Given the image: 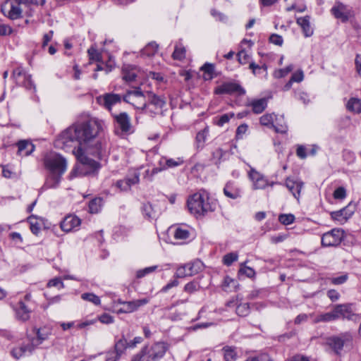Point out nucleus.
I'll use <instances>...</instances> for the list:
<instances>
[{
	"mask_svg": "<svg viewBox=\"0 0 361 361\" xmlns=\"http://www.w3.org/2000/svg\"><path fill=\"white\" fill-rule=\"evenodd\" d=\"M267 99L261 98L252 100L248 104L252 107V111L254 114H259L262 113L267 106Z\"/></svg>",
	"mask_w": 361,
	"mask_h": 361,
	"instance_id": "nucleus-24",
	"label": "nucleus"
},
{
	"mask_svg": "<svg viewBox=\"0 0 361 361\" xmlns=\"http://www.w3.org/2000/svg\"><path fill=\"white\" fill-rule=\"evenodd\" d=\"M269 42L276 45L281 46L283 40L281 35L276 34H272L269 37Z\"/></svg>",
	"mask_w": 361,
	"mask_h": 361,
	"instance_id": "nucleus-60",
	"label": "nucleus"
},
{
	"mask_svg": "<svg viewBox=\"0 0 361 361\" xmlns=\"http://www.w3.org/2000/svg\"><path fill=\"white\" fill-rule=\"evenodd\" d=\"M201 71H204L205 74L209 75V78H212L214 73V65L213 63H206L202 68Z\"/></svg>",
	"mask_w": 361,
	"mask_h": 361,
	"instance_id": "nucleus-47",
	"label": "nucleus"
},
{
	"mask_svg": "<svg viewBox=\"0 0 361 361\" xmlns=\"http://www.w3.org/2000/svg\"><path fill=\"white\" fill-rule=\"evenodd\" d=\"M353 336L347 331L326 338V344L336 354L340 355L345 345L351 343Z\"/></svg>",
	"mask_w": 361,
	"mask_h": 361,
	"instance_id": "nucleus-5",
	"label": "nucleus"
},
{
	"mask_svg": "<svg viewBox=\"0 0 361 361\" xmlns=\"http://www.w3.org/2000/svg\"><path fill=\"white\" fill-rule=\"evenodd\" d=\"M17 319L26 322L30 317L31 311L27 308L23 301H19L14 309Z\"/></svg>",
	"mask_w": 361,
	"mask_h": 361,
	"instance_id": "nucleus-19",
	"label": "nucleus"
},
{
	"mask_svg": "<svg viewBox=\"0 0 361 361\" xmlns=\"http://www.w3.org/2000/svg\"><path fill=\"white\" fill-rule=\"evenodd\" d=\"M21 4H23L20 0H6L1 4V11L4 16L11 20L21 18L23 17Z\"/></svg>",
	"mask_w": 361,
	"mask_h": 361,
	"instance_id": "nucleus-6",
	"label": "nucleus"
},
{
	"mask_svg": "<svg viewBox=\"0 0 361 361\" xmlns=\"http://www.w3.org/2000/svg\"><path fill=\"white\" fill-rule=\"evenodd\" d=\"M102 200L101 198H95L89 203V211L92 214H97L99 212L102 207Z\"/></svg>",
	"mask_w": 361,
	"mask_h": 361,
	"instance_id": "nucleus-38",
	"label": "nucleus"
},
{
	"mask_svg": "<svg viewBox=\"0 0 361 361\" xmlns=\"http://www.w3.org/2000/svg\"><path fill=\"white\" fill-rule=\"evenodd\" d=\"M224 195L231 199H237L240 196L239 190L233 189L231 183H227L224 188Z\"/></svg>",
	"mask_w": 361,
	"mask_h": 361,
	"instance_id": "nucleus-35",
	"label": "nucleus"
},
{
	"mask_svg": "<svg viewBox=\"0 0 361 361\" xmlns=\"http://www.w3.org/2000/svg\"><path fill=\"white\" fill-rule=\"evenodd\" d=\"M139 182V173H135L132 177L126 178L124 180L117 181L116 186L120 188L121 191H127L130 190L133 185Z\"/></svg>",
	"mask_w": 361,
	"mask_h": 361,
	"instance_id": "nucleus-21",
	"label": "nucleus"
},
{
	"mask_svg": "<svg viewBox=\"0 0 361 361\" xmlns=\"http://www.w3.org/2000/svg\"><path fill=\"white\" fill-rule=\"evenodd\" d=\"M123 100L127 103L131 104L140 111L142 110L141 102H146L145 95H144L140 87L134 90L128 91L123 96Z\"/></svg>",
	"mask_w": 361,
	"mask_h": 361,
	"instance_id": "nucleus-10",
	"label": "nucleus"
},
{
	"mask_svg": "<svg viewBox=\"0 0 361 361\" xmlns=\"http://www.w3.org/2000/svg\"><path fill=\"white\" fill-rule=\"evenodd\" d=\"M183 164V159L182 158L167 159H166V166L168 168L176 167Z\"/></svg>",
	"mask_w": 361,
	"mask_h": 361,
	"instance_id": "nucleus-50",
	"label": "nucleus"
},
{
	"mask_svg": "<svg viewBox=\"0 0 361 361\" xmlns=\"http://www.w3.org/2000/svg\"><path fill=\"white\" fill-rule=\"evenodd\" d=\"M23 4L25 6H30V5H34V6H43L45 3L46 0H20Z\"/></svg>",
	"mask_w": 361,
	"mask_h": 361,
	"instance_id": "nucleus-54",
	"label": "nucleus"
},
{
	"mask_svg": "<svg viewBox=\"0 0 361 361\" xmlns=\"http://www.w3.org/2000/svg\"><path fill=\"white\" fill-rule=\"evenodd\" d=\"M348 279L346 274L338 277L332 278L331 283L334 285H340L344 283Z\"/></svg>",
	"mask_w": 361,
	"mask_h": 361,
	"instance_id": "nucleus-64",
	"label": "nucleus"
},
{
	"mask_svg": "<svg viewBox=\"0 0 361 361\" xmlns=\"http://www.w3.org/2000/svg\"><path fill=\"white\" fill-rule=\"evenodd\" d=\"M334 309L337 319H348L355 322H357L360 319V316L358 314L353 312L351 304L345 303L336 305L334 306Z\"/></svg>",
	"mask_w": 361,
	"mask_h": 361,
	"instance_id": "nucleus-7",
	"label": "nucleus"
},
{
	"mask_svg": "<svg viewBox=\"0 0 361 361\" xmlns=\"http://www.w3.org/2000/svg\"><path fill=\"white\" fill-rule=\"evenodd\" d=\"M18 154L27 156L30 154L35 149V146L30 142L26 140H20L18 142Z\"/></svg>",
	"mask_w": 361,
	"mask_h": 361,
	"instance_id": "nucleus-27",
	"label": "nucleus"
},
{
	"mask_svg": "<svg viewBox=\"0 0 361 361\" xmlns=\"http://www.w3.org/2000/svg\"><path fill=\"white\" fill-rule=\"evenodd\" d=\"M99 320L100 321V322H102V324H111L114 321V317L112 316H111L110 314H106V313L102 314L99 317Z\"/></svg>",
	"mask_w": 361,
	"mask_h": 361,
	"instance_id": "nucleus-59",
	"label": "nucleus"
},
{
	"mask_svg": "<svg viewBox=\"0 0 361 361\" xmlns=\"http://www.w3.org/2000/svg\"><path fill=\"white\" fill-rule=\"evenodd\" d=\"M310 17L309 16L298 18L296 20V23L301 27L303 34L306 37L313 35V29L310 26Z\"/></svg>",
	"mask_w": 361,
	"mask_h": 361,
	"instance_id": "nucleus-23",
	"label": "nucleus"
},
{
	"mask_svg": "<svg viewBox=\"0 0 361 361\" xmlns=\"http://www.w3.org/2000/svg\"><path fill=\"white\" fill-rule=\"evenodd\" d=\"M90 60L94 61H100L102 60L101 54L94 47H90L87 51Z\"/></svg>",
	"mask_w": 361,
	"mask_h": 361,
	"instance_id": "nucleus-45",
	"label": "nucleus"
},
{
	"mask_svg": "<svg viewBox=\"0 0 361 361\" xmlns=\"http://www.w3.org/2000/svg\"><path fill=\"white\" fill-rule=\"evenodd\" d=\"M45 168L49 171L43 188H56L61 179L62 175L67 168V162L64 157L56 153L47 155L44 159Z\"/></svg>",
	"mask_w": 361,
	"mask_h": 361,
	"instance_id": "nucleus-2",
	"label": "nucleus"
},
{
	"mask_svg": "<svg viewBox=\"0 0 361 361\" xmlns=\"http://www.w3.org/2000/svg\"><path fill=\"white\" fill-rule=\"evenodd\" d=\"M185 54L186 50L185 47L180 42H178L175 45V49L172 54V57L175 60L181 61L185 58Z\"/></svg>",
	"mask_w": 361,
	"mask_h": 361,
	"instance_id": "nucleus-29",
	"label": "nucleus"
},
{
	"mask_svg": "<svg viewBox=\"0 0 361 361\" xmlns=\"http://www.w3.org/2000/svg\"><path fill=\"white\" fill-rule=\"evenodd\" d=\"M157 266H152V267H146V268H145L143 269L138 270L137 271L136 276L138 279L142 278L145 275L149 274L154 271L157 269Z\"/></svg>",
	"mask_w": 361,
	"mask_h": 361,
	"instance_id": "nucleus-49",
	"label": "nucleus"
},
{
	"mask_svg": "<svg viewBox=\"0 0 361 361\" xmlns=\"http://www.w3.org/2000/svg\"><path fill=\"white\" fill-rule=\"evenodd\" d=\"M23 86L25 87L26 89L31 90L35 89V86L32 81L31 75H27L23 81L20 82Z\"/></svg>",
	"mask_w": 361,
	"mask_h": 361,
	"instance_id": "nucleus-56",
	"label": "nucleus"
},
{
	"mask_svg": "<svg viewBox=\"0 0 361 361\" xmlns=\"http://www.w3.org/2000/svg\"><path fill=\"white\" fill-rule=\"evenodd\" d=\"M80 219L75 215L66 216L61 223L63 231L70 232L80 225Z\"/></svg>",
	"mask_w": 361,
	"mask_h": 361,
	"instance_id": "nucleus-16",
	"label": "nucleus"
},
{
	"mask_svg": "<svg viewBox=\"0 0 361 361\" xmlns=\"http://www.w3.org/2000/svg\"><path fill=\"white\" fill-rule=\"evenodd\" d=\"M142 214L147 219H153L155 216V212L151 204L145 203L142 207Z\"/></svg>",
	"mask_w": 361,
	"mask_h": 361,
	"instance_id": "nucleus-42",
	"label": "nucleus"
},
{
	"mask_svg": "<svg viewBox=\"0 0 361 361\" xmlns=\"http://www.w3.org/2000/svg\"><path fill=\"white\" fill-rule=\"evenodd\" d=\"M148 302L149 300L147 298L128 301L126 303H125L124 308H126V312L127 313H131L138 310L140 307L143 306Z\"/></svg>",
	"mask_w": 361,
	"mask_h": 361,
	"instance_id": "nucleus-25",
	"label": "nucleus"
},
{
	"mask_svg": "<svg viewBox=\"0 0 361 361\" xmlns=\"http://www.w3.org/2000/svg\"><path fill=\"white\" fill-rule=\"evenodd\" d=\"M81 298L84 300L90 302L95 305H99L101 302L100 298L92 293H85L81 295Z\"/></svg>",
	"mask_w": 361,
	"mask_h": 361,
	"instance_id": "nucleus-39",
	"label": "nucleus"
},
{
	"mask_svg": "<svg viewBox=\"0 0 361 361\" xmlns=\"http://www.w3.org/2000/svg\"><path fill=\"white\" fill-rule=\"evenodd\" d=\"M199 289V285L195 281L188 283L185 287L184 290L188 293H192Z\"/></svg>",
	"mask_w": 361,
	"mask_h": 361,
	"instance_id": "nucleus-52",
	"label": "nucleus"
},
{
	"mask_svg": "<svg viewBox=\"0 0 361 361\" xmlns=\"http://www.w3.org/2000/svg\"><path fill=\"white\" fill-rule=\"evenodd\" d=\"M139 73V68L135 65L124 64L122 67V78L126 82L135 81Z\"/></svg>",
	"mask_w": 361,
	"mask_h": 361,
	"instance_id": "nucleus-14",
	"label": "nucleus"
},
{
	"mask_svg": "<svg viewBox=\"0 0 361 361\" xmlns=\"http://www.w3.org/2000/svg\"><path fill=\"white\" fill-rule=\"evenodd\" d=\"M225 361H235L237 359V353L235 348L231 346H225L222 349Z\"/></svg>",
	"mask_w": 361,
	"mask_h": 361,
	"instance_id": "nucleus-31",
	"label": "nucleus"
},
{
	"mask_svg": "<svg viewBox=\"0 0 361 361\" xmlns=\"http://www.w3.org/2000/svg\"><path fill=\"white\" fill-rule=\"evenodd\" d=\"M333 15L338 19H341L342 21L348 20V13L345 6L342 4H337L331 8Z\"/></svg>",
	"mask_w": 361,
	"mask_h": 361,
	"instance_id": "nucleus-26",
	"label": "nucleus"
},
{
	"mask_svg": "<svg viewBox=\"0 0 361 361\" xmlns=\"http://www.w3.org/2000/svg\"><path fill=\"white\" fill-rule=\"evenodd\" d=\"M140 104H142V110H141L142 113H145L151 116H154V115H156L158 113V111L160 110V109H156L154 106L147 104V102H141Z\"/></svg>",
	"mask_w": 361,
	"mask_h": 361,
	"instance_id": "nucleus-40",
	"label": "nucleus"
},
{
	"mask_svg": "<svg viewBox=\"0 0 361 361\" xmlns=\"http://www.w3.org/2000/svg\"><path fill=\"white\" fill-rule=\"evenodd\" d=\"M224 154V152L221 148H218L213 152L212 159L214 160L215 164H217L220 161Z\"/></svg>",
	"mask_w": 361,
	"mask_h": 361,
	"instance_id": "nucleus-62",
	"label": "nucleus"
},
{
	"mask_svg": "<svg viewBox=\"0 0 361 361\" xmlns=\"http://www.w3.org/2000/svg\"><path fill=\"white\" fill-rule=\"evenodd\" d=\"M293 68L291 66H287L285 68L276 71L274 73V76L278 78L285 77L289 72L292 71Z\"/></svg>",
	"mask_w": 361,
	"mask_h": 361,
	"instance_id": "nucleus-57",
	"label": "nucleus"
},
{
	"mask_svg": "<svg viewBox=\"0 0 361 361\" xmlns=\"http://www.w3.org/2000/svg\"><path fill=\"white\" fill-rule=\"evenodd\" d=\"M27 75L28 74L22 68H17L13 70L12 76L17 82H20L21 78L24 79Z\"/></svg>",
	"mask_w": 361,
	"mask_h": 361,
	"instance_id": "nucleus-44",
	"label": "nucleus"
},
{
	"mask_svg": "<svg viewBox=\"0 0 361 361\" xmlns=\"http://www.w3.org/2000/svg\"><path fill=\"white\" fill-rule=\"evenodd\" d=\"M337 320L336 317V313H334V307L330 312H326L324 314H319L317 317V322H329L331 321Z\"/></svg>",
	"mask_w": 361,
	"mask_h": 361,
	"instance_id": "nucleus-34",
	"label": "nucleus"
},
{
	"mask_svg": "<svg viewBox=\"0 0 361 361\" xmlns=\"http://www.w3.org/2000/svg\"><path fill=\"white\" fill-rule=\"evenodd\" d=\"M276 133H286L288 130V126L286 124L283 116L278 117L276 116L274 118V126L272 127Z\"/></svg>",
	"mask_w": 361,
	"mask_h": 361,
	"instance_id": "nucleus-28",
	"label": "nucleus"
},
{
	"mask_svg": "<svg viewBox=\"0 0 361 361\" xmlns=\"http://www.w3.org/2000/svg\"><path fill=\"white\" fill-rule=\"evenodd\" d=\"M239 272L246 275L249 278L254 276L255 274V271L252 268L244 266L243 264L240 265Z\"/></svg>",
	"mask_w": 361,
	"mask_h": 361,
	"instance_id": "nucleus-51",
	"label": "nucleus"
},
{
	"mask_svg": "<svg viewBox=\"0 0 361 361\" xmlns=\"http://www.w3.org/2000/svg\"><path fill=\"white\" fill-rule=\"evenodd\" d=\"M127 347H128V343L127 340L124 338H122L115 344L114 351L121 355Z\"/></svg>",
	"mask_w": 361,
	"mask_h": 361,
	"instance_id": "nucleus-41",
	"label": "nucleus"
},
{
	"mask_svg": "<svg viewBox=\"0 0 361 361\" xmlns=\"http://www.w3.org/2000/svg\"><path fill=\"white\" fill-rule=\"evenodd\" d=\"M202 268V264L200 261H196L185 264L178 267L176 272V278H184L196 274Z\"/></svg>",
	"mask_w": 361,
	"mask_h": 361,
	"instance_id": "nucleus-11",
	"label": "nucleus"
},
{
	"mask_svg": "<svg viewBox=\"0 0 361 361\" xmlns=\"http://www.w3.org/2000/svg\"><path fill=\"white\" fill-rule=\"evenodd\" d=\"M121 357V355H119L116 351H110L108 352L106 354V361H118Z\"/></svg>",
	"mask_w": 361,
	"mask_h": 361,
	"instance_id": "nucleus-63",
	"label": "nucleus"
},
{
	"mask_svg": "<svg viewBox=\"0 0 361 361\" xmlns=\"http://www.w3.org/2000/svg\"><path fill=\"white\" fill-rule=\"evenodd\" d=\"M348 111L354 113L361 112V99L357 98H350L346 104Z\"/></svg>",
	"mask_w": 361,
	"mask_h": 361,
	"instance_id": "nucleus-30",
	"label": "nucleus"
},
{
	"mask_svg": "<svg viewBox=\"0 0 361 361\" xmlns=\"http://www.w3.org/2000/svg\"><path fill=\"white\" fill-rule=\"evenodd\" d=\"M238 59L239 63L241 64H245L250 59V55L245 50H242L238 52Z\"/></svg>",
	"mask_w": 361,
	"mask_h": 361,
	"instance_id": "nucleus-58",
	"label": "nucleus"
},
{
	"mask_svg": "<svg viewBox=\"0 0 361 361\" xmlns=\"http://www.w3.org/2000/svg\"><path fill=\"white\" fill-rule=\"evenodd\" d=\"M168 349L169 345L164 342L147 345L133 357L132 361H157L164 355Z\"/></svg>",
	"mask_w": 361,
	"mask_h": 361,
	"instance_id": "nucleus-4",
	"label": "nucleus"
},
{
	"mask_svg": "<svg viewBox=\"0 0 361 361\" xmlns=\"http://www.w3.org/2000/svg\"><path fill=\"white\" fill-rule=\"evenodd\" d=\"M276 115L274 114H266L260 117L259 122L261 125L271 128L274 126V118Z\"/></svg>",
	"mask_w": 361,
	"mask_h": 361,
	"instance_id": "nucleus-37",
	"label": "nucleus"
},
{
	"mask_svg": "<svg viewBox=\"0 0 361 361\" xmlns=\"http://www.w3.org/2000/svg\"><path fill=\"white\" fill-rule=\"evenodd\" d=\"M286 186L293 195L298 200L300 196V191L303 187V183L299 180H294L290 178L286 180Z\"/></svg>",
	"mask_w": 361,
	"mask_h": 361,
	"instance_id": "nucleus-18",
	"label": "nucleus"
},
{
	"mask_svg": "<svg viewBox=\"0 0 361 361\" xmlns=\"http://www.w3.org/2000/svg\"><path fill=\"white\" fill-rule=\"evenodd\" d=\"M249 177L252 182V188L254 190L264 189L268 185L267 180L252 168L249 172Z\"/></svg>",
	"mask_w": 361,
	"mask_h": 361,
	"instance_id": "nucleus-15",
	"label": "nucleus"
},
{
	"mask_svg": "<svg viewBox=\"0 0 361 361\" xmlns=\"http://www.w3.org/2000/svg\"><path fill=\"white\" fill-rule=\"evenodd\" d=\"M104 123L97 118L75 123L63 131L55 141L58 148L71 152L82 164L95 167L97 162L87 157L82 147L87 145L103 130Z\"/></svg>",
	"mask_w": 361,
	"mask_h": 361,
	"instance_id": "nucleus-1",
	"label": "nucleus"
},
{
	"mask_svg": "<svg viewBox=\"0 0 361 361\" xmlns=\"http://www.w3.org/2000/svg\"><path fill=\"white\" fill-rule=\"evenodd\" d=\"M234 116V114L231 113L230 114H226L220 116L219 120L216 121V124L219 126H223L225 123H228L230 121V118Z\"/></svg>",
	"mask_w": 361,
	"mask_h": 361,
	"instance_id": "nucleus-53",
	"label": "nucleus"
},
{
	"mask_svg": "<svg viewBox=\"0 0 361 361\" xmlns=\"http://www.w3.org/2000/svg\"><path fill=\"white\" fill-rule=\"evenodd\" d=\"M147 104L155 107L156 109H161L166 104L164 97L158 96L152 92L147 93Z\"/></svg>",
	"mask_w": 361,
	"mask_h": 361,
	"instance_id": "nucleus-22",
	"label": "nucleus"
},
{
	"mask_svg": "<svg viewBox=\"0 0 361 361\" xmlns=\"http://www.w3.org/2000/svg\"><path fill=\"white\" fill-rule=\"evenodd\" d=\"M235 92H238L239 94H244L245 90L239 84L231 82H224L215 90V93L217 94H233Z\"/></svg>",
	"mask_w": 361,
	"mask_h": 361,
	"instance_id": "nucleus-13",
	"label": "nucleus"
},
{
	"mask_svg": "<svg viewBox=\"0 0 361 361\" xmlns=\"http://www.w3.org/2000/svg\"><path fill=\"white\" fill-rule=\"evenodd\" d=\"M250 312V305L248 303H240L236 307V313L240 317H245Z\"/></svg>",
	"mask_w": 361,
	"mask_h": 361,
	"instance_id": "nucleus-43",
	"label": "nucleus"
},
{
	"mask_svg": "<svg viewBox=\"0 0 361 361\" xmlns=\"http://www.w3.org/2000/svg\"><path fill=\"white\" fill-rule=\"evenodd\" d=\"M158 49V44L156 42H150L149 43L144 49L141 51V55L145 56H154Z\"/></svg>",
	"mask_w": 361,
	"mask_h": 361,
	"instance_id": "nucleus-32",
	"label": "nucleus"
},
{
	"mask_svg": "<svg viewBox=\"0 0 361 361\" xmlns=\"http://www.w3.org/2000/svg\"><path fill=\"white\" fill-rule=\"evenodd\" d=\"M187 206L190 212L197 216L214 210L212 204L209 202L208 195L204 192H196L190 196L187 201Z\"/></svg>",
	"mask_w": 361,
	"mask_h": 361,
	"instance_id": "nucleus-3",
	"label": "nucleus"
},
{
	"mask_svg": "<svg viewBox=\"0 0 361 361\" xmlns=\"http://www.w3.org/2000/svg\"><path fill=\"white\" fill-rule=\"evenodd\" d=\"M190 235L189 230L180 226L176 228L173 233V236L177 240H186L190 237Z\"/></svg>",
	"mask_w": 361,
	"mask_h": 361,
	"instance_id": "nucleus-36",
	"label": "nucleus"
},
{
	"mask_svg": "<svg viewBox=\"0 0 361 361\" xmlns=\"http://www.w3.org/2000/svg\"><path fill=\"white\" fill-rule=\"evenodd\" d=\"M114 120L117 126L123 135H130L134 133V128L130 121V118L127 113L123 112L114 115Z\"/></svg>",
	"mask_w": 361,
	"mask_h": 361,
	"instance_id": "nucleus-9",
	"label": "nucleus"
},
{
	"mask_svg": "<svg viewBox=\"0 0 361 361\" xmlns=\"http://www.w3.org/2000/svg\"><path fill=\"white\" fill-rule=\"evenodd\" d=\"M238 259V255L234 252H230L224 257V264L230 266L231 264Z\"/></svg>",
	"mask_w": 361,
	"mask_h": 361,
	"instance_id": "nucleus-48",
	"label": "nucleus"
},
{
	"mask_svg": "<svg viewBox=\"0 0 361 361\" xmlns=\"http://www.w3.org/2000/svg\"><path fill=\"white\" fill-rule=\"evenodd\" d=\"M210 13L211 15L219 21L225 22L227 19L226 16L224 13L218 11L215 8H212Z\"/></svg>",
	"mask_w": 361,
	"mask_h": 361,
	"instance_id": "nucleus-55",
	"label": "nucleus"
},
{
	"mask_svg": "<svg viewBox=\"0 0 361 361\" xmlns=\"http://www.w3.org/2000/svg\"><path fill=\"white\" fill-rule=\"evenodd\" d=\"M279 221L283 225H289L295 220V216L293 214H281L279 217Z\"/></svg>",
	"mask_w": 361,
	"mask_h": 361,
	"instance_id": "nucleus-46",
	"label": "nucleus"
},
{
	"mask_svg": "<svg viewBox=\"0 0 361 361\" xmlns=\"http://www.w3.org/2000/svg\"><path fill=\"white\" fill-rule=\"evenodd\" d=\"M346 195L345 190L343 187L338 188L334 192L335 199H343Z\"/></svg>",
	"mask_w": 361,
	"mask_h": 361,
	"instance_id": "nucleus-61",
	"label": "nucleus"
},
{
	"mask_svg": "<svg viewBox=\"0 0 361 361\" xmlns=\"http://www.w3.org/2000/svg\"><path fill=\"white\" fill-rule=\"evenodd\" d=\"M34 350L35 343L34 340H32L30 343L22 344L20 346L14 348L11 350V354L15 358L19 359L27 353L31 354Z\"/></svg>",
	"mask_w": 361,
	"mask_h": 361,
	"instance_id": "nucleus-17",
	"label": "nucleus"
},
{
	"mask_svg": "<svg viewBox=\"0 0 361 361\" xmlns=\"http://www.w3.org/2000/svg\"><path fill=\"white\" fill-rule=\"evenodd\" d=\"M343 231L339 228H334L323 234L322 245L325 247L337 246L343 239Z\"/></svg>",
	"mask_w": 361,
	"mask_h": 361,
	"instance_id": "nucleus-8",
	"label": "nucleus"
},
{
	"mask_svg": "<svg viewBox=\"0 0 361 361\" xmlns=\"http://www.w3.org/2000/svg\"><path fill=\"white\" fill-rule=\"evenodd\" d=\"M209 133V128L205 127L202 130L197 133L196 135V142L198 148H202L207 140Z\"/></svg>",
	"mask_w": 361,
	"mask_h": 361,
	"instance_id": "nucleus-33",
	"label": "nucleus"
},
{
	"mask_svg": "<svg viewBox=\"0 0 361 361\" xmlns=\"http://www.w3.org/2000/svg\"><path fill=\"white\" fill-rule=\"evenodd\" d=\"M34 331L36 334L37 338L34 340L35 348L36 346L42 343V342L48 339L49 336L51 334V329L47 326L41 328H35Z\"/></svg>",
	"mask_w": 361,
	"mask_h": 361,
	"instance_id": "nucleus-20",
	"label": "nucleus"
},
{
	"mask_svg": "<svg viewBox=\"0 0 361 361\" xmlns=\"http://www.w3.org/2000/svg\"><path fill=\"white\" fill-rule=\"evenodd\" d=\"M121 95L114 93H106L97 97V102L100 105L104 106L109 111H111L112 106L116 104L121 102Z\"/></svg>",
	"mask_w": 361,
	"mask_h": 361,
	"instance_id": "nucleus-12",
	"label": "nucleus"
}]
</instances>
